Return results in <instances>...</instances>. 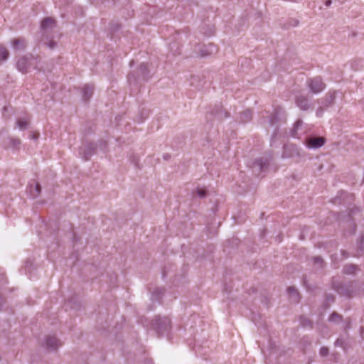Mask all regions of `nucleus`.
<instances>
[{"mask_svg": "<svg viewBox=\"0 0 364 364\" xmlns=\"http://www.w3.org/2000/svg\"><path fill=\"white\" fill-rule=\"evenodd\" d=\"M31 139H36V136L34 134H30V136H29Z\"/></svg>", "mask_w": 364, "mask_h": 364, "instance_id": "36", "label": "nucleus"}, {"mask_svg": "<svg viewBox=\"0 0 364 364\" xmlns=\"http://www.w3.org/2000/svg\"><path fill=\"white\" fill-rule=\"evenodd\" d=\"M358 248L360 251L364 252V235L360 237Z\"/></svg>", "mask_w": 364, "mask_h": 364, "instance_id": "27", "label": "nucleus"}, {"mask_svg": "<svg viewBox=\"0 0 364 364\" xmlns=\"http://www.w3.org/2000/svg\"><path fill=\"white\" fill-rule=\"evenodd\" d=\"M326 142V139L322 136L309 137L306 140V146L310 149H316L321 147Z\"/></svg>", "mask_w": 364, "mask_h": 364, "instance_id": "6", "label": "nucleus"}, {"mask_svg": "<svg viewBox=\"0 0 364 364\" xmlns=\"http://www.w3.org/2000/svg\"><path fill=\"white\" fill-rule=\"evenodd\" d=\"M344 258H347L348 257V254L345 251H342Z\"/></svg>", "mask_w": 364, "mask_h": 364, "instance_id": "37", "label": "nucleus"}, {"mask_svg": "<svg viewBox=\"0 0 364 364\" xmlns=\"http://www.w3.org/2000/svg\"><path fill=\"white\" fill-rule=\"evenodd\" d=\"M335 345L336 346H342L343 345V341L341 339H337L335 342Z\"/></svg>", "mask_w": 364, "mask_h": 364, "instance_id": "32", "label": "nucleus"}, {"mask_svg": "<svg viewBox=\"0 0 364 364\" xmlns=\"http://www.w3.org/2000/svg\"><path fill=\"white\" fill-rule=\"evenodd\" d=\"M197 194L200 198H204L206 195V192L205 190L198 189Z\"/></svg>", "mask_w": 364, "mask_h": 364, "instance_id": "29", "label": "nucleus"}, {"mask_svg": "<svg viewBox=\"0 0 364 364\" xmlns=\"http://www.w3.org/2000/svg\"><path fill=\"white\" fill-rule=\"evenodd\" d=\"M12 47L16 50H23L26 48V43L23 38H15L11 42Z\"/></svg>", "mask_w": 364, "mask_h": 364, "instance_id": "13", "label": "nucleus"}, {"mask_svg": "<svg viewBox=\"0 0 364 364\" xmlns=\"http://www.w3.org/2000/svg\"><path fill=\"white\" fill-rule=\"evenodd\" d=\"M217 52V48L215 45L210 43L207 46H203L201 49V55L208 56Z\"/></svg>", "mask_w": 364, "mask_h": 364, "instance_id": "12", "label": "nucleus"}, {"mask_svg": "<svg viewBox=\"0 0 364 364\" xmlns=\"http://www.w3.org/2000/svg\"><path fill=\"white\" fill-rule=\"evenodd\" d=\"M164 294V289L156 288L152 293L151 299L159 301Z\"/></svg>", "mask_w": 364, "mask_h": 364, "instance_id": "17", "label": "nucleus"}, {"mask_svg": "<svg viewBox=\"0 0 364 364\" xmlns=\"http://www.w3.org/2000/svg\"><path fill=\"white\" fill-rule=\"evenodd\" d=\"M9 55L8 50L3 46H0V61H5Z\"/></svg>", "mask_w": 364, "mask_h": 364, "instance_id": "21", "label": "nucleus"}, {"mask_svg": "<svg viewBox=\"0 0 364 364\" xmlns=\"http://www.w3.org/2000/svg\"><path fill=\"white\" fill-rule=\"evenodd\" d=\"M306 84L310 91L314 94L322 92L326 87V85L319 76L308 80Z\"/></svg>", "mask_w": 364, "mask_h": 364, "instance_id": "4", "label": "nucleus"}, {"mask_svg": "<svg viewBox=\"0 0 364 364\" xmlns=\"http://www.w3.org/2000/svg\"><path fill=\"white\" fill-rule=\"evenodd\" d=\"M340 319H341V316L336 312H333L329 318V321H337Z\"/></svg>", "mask_w": 364, "mask_h": 364, "instance_id": "25", "label": "nucleus"}, {"mask_svg": "<svg viewBox=\"0 0 364 364\" xmlns=\"http://www.w3.org/2000/svg\"><path fill=\"white\" fill-rule=\"evenodd\" d=\"M28 126V122L25 118L19 119L16 122V127L20 130H24V129H27Z\"/></svg>", "mask_w": 364, "mask_h": 364, "instance_id": "18", "label": "nucleus"}, {"mask_svg": "<svg viewBox=\"0 0 364 364\" xmlns=\"http://www.w3.org/2000/svg\"><path fill=\"white\" fill-rule=\"evenodd\" d=\"M334 100H335V94L334 93L329 94V95L326 97V101L328 102V104L333 103Z\"/></svg>", "mask_w": 364, "mask_h": 364, "instance_id": "28", "label": "nucleus"}, {"mask_svg": "<svg viewBox=\"0 0 364 364\" xmlns=\"http://www.w3.org/2000/svg\"><path fill=\"white\" fill-rule=\"evenodd\" d=\"M355 226L354 225V230H353L352 234L355 233Z\"/></svg>", "mask_w": 364, "mask_h": 364, "instance_id": "40", "label": "nucleus"}, {"mask_svg": "<svg viewBox=\"0 0 364 364\" xmlns=\"http://www.w3.org/2000/svg\"><path fill=\"white\" fill-rule=\"evenodd\" d=\"M283 114L284 112L282 108H274L273 113L270 116H267L269 124L271 126L276 125L277 123L281 120Z\"/></svg>", "mask_w": 364, "mask_h": 364, "instance_id": "8", "label": "nucleus"}, {"mask_svg": "<svg viewBox=\"0 0 364 364\" xmlns=\"http://www.w3.org/2000/svg\"><path fill=\"white\" fill-rule=\"evenodd\" d=\"M296 104L302 110H307L310 107L308 99L304 96L297 97Z\"/></svg>", "mask_w": 364, "mask_h": 364, "instance_id": "11", "label": "nucleus"}, {"mask_svg": "<svg viewBox=\"0 0 364 364\" xmlns=\"http://www.w3.org/2000/svg\"><path fill=\"white\" fill-rule=\"evenodd\" d=\"M316 114H317L318 117H320V116H321V112H319V111L318 110V111H317V112H316Z\"/></svg>", "mask_w": 364, "mask_h": 364, "instance_id": "39", "label": "nucleus"}, {"mask_svg": "<svg viewBox=\"0 0 364 364\" xmlns=\"http://www.w3.org/2000/svg\"><path fill=\"white\" fill-rule=\"evenodd\" d=\"M95 149L96 147L92 144L86 146H82L80 149L79 154L82 156V158H83L84 160H87L90 156L95 153Z\"/></svg>", "mask_w": 364, "mask_h": 364, "instance_id": "9", "label": "nucleus"}, {"mask_svg": "<svg viewBox=\"0 0 364 364\" xmlns=\"http://www.w3.org/2000/svg\"><path fill=\"white\" fill-rule=\"evenodd\" d=\"M302 124H303V122L301 120H297L295 122L294 127L291 130V136L298 137L297 132L299 129V128L302 126Z\"/></svg>", "mask_w": 364, "mask_h": 364, "instance_id": "20", "label": "nucleus"}, {"mask_svg": "<svg viewBox=\"0 0 364 364\" xmlns=\"http://www.w3.org/2000/svg\"><path fill=\"white\" fill-rule=\"evenodd\" d=\"M213 114L217 115L220 118H222L223 116H224V117H228V112L224 111V110H223L222 108L220 109V111L215 112Z\"/></svg>", "mask_w": 364, "mask_h": 364, "instance_id": "24", "label": "nucleus"}, {"mask_svg": "<svg viewBox=\"0 0 364 364\" xmlns=\"http://www.w3.org/2000/svg\"><path fill=\"white\" fill-rule=\"evenodd\" d=\"M0 277H1V279H4V275L3 274H1Z\"/></svg>", "mask_w": 364, "mask_h": 364, "instance_id": "41", "label": "nucleus"}, {"mask_svg": "<svg viewBox=\"0 0 364 364\" xmlns=\"http://www.w3.org/2000/svg\"><path fill=\"white\" fill-rule=\"evenodd\" d=\"M48 46L50 48L53 49L56 46V43L54 41H50L48 43Z\"/></svg>", "mask_w": 364, "mask_h": 364, "instance_id": "31", "label": "nucleus"}, {"mask_svg": "<svg viewBox=\"0 0 364 364\" xmlns=\"http://www.w3.org/2000/svg\"><path fill=\"white\" fill-rule=\"evenodd\" d=\"M331 0H326L325 4L326 6H329L331 4Z\"/></svg>", "mask_w": 364, "mask_h": 364, "instance_id": "34", "label": "nucleus"}, {"mask_svg": "<svg viewBox=\"0 0 364 364\" xmlns=\"http://www.w3.org/2000/svg\"><path fill=\"white\" fill-rule=\"evenodd\" d=\"M138 73L139 76L137 78H136L133 74H129L128 75V81L129 83H132V81L147 80L151 77L146 63H142L140 64L138 68Z\"/></svg>", "mask_w": 364, "mask_h": 364, "instance_id": "3", "label": "nucleus"}, {"mask_svg": "<svg viewBox=\"0 0 364 364\" xmlns=\"http://www.w3.org/2000/svg\"><path fill=\"white\" fill-rule=\"evenodd\" d=\"M359 210L358 208L352 209L349 214L350 218H352V215L355 213V212H358Z\"/></svg>", "mask_w": 364, "mask_h": 364, "instance_id": "33", "label": "nucleus"}, {"mask_svg": "<svg viewBox=\"0 0 364 364\" xmlns=\"http://www.w3.org/2000/svg\"><path fill=\"white\" fill-rule=\"evenodd\" d=\"M55 24V21L51 18H46L41 23V29L46 31L52 28Z\"/></svg>", "mask_w": 364, "mask_h": 364, "instance_id": "15", "label": "nucleus"}, {"mask_svg": "<svg viewBox=\"0 0 364 364\" xmlns=\"http://www.w3.org/2000/svg\"><path fill=\"white\" fill-rule=\"evenodd\" d=\"M94 91V86L92 85H85L82 91V97L84 101H87L92 97Z\"/></svg>", "mask_w": 364, "mask_h": 364, "instance_id": "10", "label": "nucleus"}, {"mask_svg": "<svg viewBox=\"0 0 364 364\" xmlns=\"http://www.w3.org/2000/svg\"><path fill=\"white\" fill-rule=\"evenodd\" d=\"M268 168V161L266 159L259 158L255 160L252 166V171L258 176L262 172L265 171Z\"/></svg>", "mask_w": 364, "mask_h": 364, "instance_id": "5", "label": "nucleus"}, {"mask_svg": "<svg viewBox=\"0 0 364 364\" xmlns=\"http://www.w3.org/2000/svg\"><path fill=\"white\" fill-rule=\"evenodd\" d=\"M30 188L31 189L33 188V186L32 185H30ZM41 191V185L38 183H36L35 186H34V188H33V191L31 190V196L33 198H36V197L39 196Z\"/></svg>", "mask_w": 364, "mask_h": 364, "instance_id": "19", "label": "nucleus"}, {"mask_svg": "<svg viewBox=\"0 0 364 364\" xmlns=\"http://www.w3.org/2000/svg\"><path fill=\"white\" fill-rule=\"evenodd\" d=\"M3 303H4V299L1 296H0V307L2 306Z\"/></svg>", "mask_w": 364, "mask_h": 364, "instance_id": "38", "label": "nucleus"}, {"mask_svg": "<svg viewBox=\"0 0 364 364\" xmlns=\"http://www.w3.org/2000/svg\"><path fill=\"white\" fill-rule=\"evenodd\" d=\"M39 61L40 60L38 57H34L31 54H27L18 60L16 68L22 73H26L31 68H37Z\"/></svg>", "mask_w": 364, "mask_h": 364, "instance_id": "1", "label": "nucleus"}, {"mask_svg": "<svg viewBox=\"0 0 364 364\" xmlns=\"http://www.w3.org/2000/svg\"><path fill=\"white\" fill-rule=\"evenodd\" d=\"M314 261L315 264H321V266L322 265V264L323 262L322 258L320 257H314Z\"/></svg>", "mask_w": 364, "mask_h": 364, "instance_id": "30", "label": "nucleus"}, {"mask_svg": "<svg viewBox=\"0 0 364 364\" xmlns=\"http://www.w3.org/2000/svg\"><path fill=\"white\" fill-rule=\"evenodd\" d=\"M357 267L353 264L346 265L343 269V272L346 274H350L355 273Z\"/></svg>", "mask_w": 364, "mask_h": 364, "instance_id": "23", "label": "nucleus"}, {"mask_svg": "<svg viewBox=\"0 0 364 364\" xmlns=\"http://www.w3.org/2000/svg\"><path fill=\"white\" fill-rule=\"evenodd\" d=\"M319 353L321 356L325 357L328 354V349L326 347H321Z\"/></svg>", "mask_w": 364, "mask_h": 364, "instance_id": "26", "label": "nucleus"}, {"mask_svg": "<svg viewBox=\"0 0 364 364\" xmlns=\"http://www.w3.org/2000/svg\"><path fill=\"white\" fill-rule=\"evenodd\" d=\"M45 346L49 350H55L61 346V342L54 336H48L45 340Z\"/></svg>", "mask_w": 364, "mask_h": 364, "instance_id": "7", "label": "nucleus"}, {"mask_svg": "<svg viewBox=\"0 0 364 364\" xmlns=\"http://www.w3.org/2000/svg\"><path fill=\"white\" fill-rule=\"evenodd\" d=\"M287 293L293 301V302L298 303L299 300V296L297 290L294 287H289L287 289Z\"/></svg>", "mask_w": 364, "mask_h": 364, "instance_id": "14", "label": "nucleus"}, {"mask_svg": "<svg viewBox=\"0 0 364 364\" xmlns=\"http://www.w3.org/2000/svg\"><path fill=\"white\" fill-rule=\"evenodd\" d=\"M163 157L165 160H167L168 159H169L170 156L168 154H164Z\"/></svg>", "mask_w": 364, "mask_h": 364, "instance_id": "35", "label": "nucleus"}, {"mask_svg": "<svg viewBox=\"0 0 364 364\" xmlns=\"http://www.w3.org/2000/svg\"><path fill=\"white\" fill-rule=\"evenodd\" d=\"M152 328L159 336H167L171 329V320L168 317L156 316L152 321Z\"/></svg>", "mask_w": 364, "mask_h": 364, "instance_id": "2", "label": "nucleus"}, {"mask_svg": "<svg viewBox=\"0 0 364 364\" xmlns=\"http://www.w3.org/2000/svg\"><path fill=\"white\" fill-rule=\"evenodd\" d=\"M252 112L249 109L240 113V122L246 123L252 119Z\"/></svg>", "mask_w": 364, "mask_h": 364, "instance_id": "16", "label": "nucleus"}, {"mask_svg": "<svg viewBox=\"0 0 364 364\" xmlns=\"http://www.w3.org/2000/svg\"><path fill=\"white\" fill-rule=\"evenodd\" d=\"M9 146L14 149H18L21 144V140L16 138H9Z\"/></svg>", "mask_w": 364, "mask_h": 364, "instance_id": "22", "label": "nucleus"}]
</instances>
